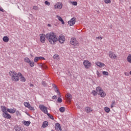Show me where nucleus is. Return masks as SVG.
I'll use <instances>...</instances> for the list:
<instances>
[{"instance_id":"12","label":"nucleus","mask_w":131,"mask_h":131,"mask_svg":"<svg viewBox=\"0 0 131 131\" xmlns=\"http://www.w3.org/2000/svg\"><path fill=\"white\" fill-rule=\"evenodd\" d=\"M52 86H53V88H54V89H55V90H54L55 93H56V94L58 96H59V97H61V95H61V93H60V91H59V90L58 89V87H57L56 84H53Z\"/></svg>"},{"instance_id":"49","label":"nucleus","mask_w":131,"mask_h":131,"mask_svg":"<svg viewBox=\"0 0 131 131\" xmlns=\"http://www.w3.org/2000/svg\"><path fill=\"white\" fill-rule=\"evenodd\" d=\"M125 75H126V76H128V75H129V74H128V73H125Z\"/></svg>"},{"instance_id":"22","label":"nucleus","mask_w":131,"mask_h":131,"mask_svg":"<svg viewBox=\"0 0 131 131\" xmlns=\"http://www.w3.org/2000/svg\"><path fill=\"white\" fill-rule=\"evenodd\" d=\"M96 65L98 66V67H100V68H102V67H104V66H105V64L102 62H97L96 63Z\"/></svg>"},{"instance_id":"35","label":"nucleus","mask_w":131,"mask_h":131,"mask_svg":"<svg viewBox=\"0 0 131 131\" xmlns=\"http://www.w3.org/2000/svg\"><path fill=\"white\" fill-rule=\"evenodd\" d=\"M102 74H103V75L108 76V75H109V73H108V72L103 71V72H102Z\"/></svg>"},{"instance_id":"41","label":"nucleus","mask_w":131,"mask_h":131,"mask_svg":"<svg viewBox=\"0 0 131 131\" xmlns=\"http://www.w3.org/2000/svg\"><path fill=\"white\" fill-rule=\"evenodd\" d=\"M45 4L47 6H50V5H51V3L49 2H48V1H45Z\"/></svg>"},{"instance_id":"53","label":"nucleus","mask_w":131,"mask_h":131,"mask_svg":"<svg viewBox=\"0 0 131 131\" xmlns=\"http://www.w3.org/2000/svg\"><path fill=\"white\" fill-rule=\"evenodd\" d=\"M120 1V2H123V0H119Z\"/></svg>"},{"instance_id":"5","label":"nucleus","mask_w":131,"mask_h":131,"mask_svg":"<svg viewBox=\"0 0 131 131\" xmlns=\"http://www.w3.org/2000/svg\"><path fill=\"white\" fill-rule=\"evenodd\" d=\"M39 108L43 113H45V114H48V107L43 105V104H40L39 105Z\"/></svg>"},{"instance_id":"4","label":"nucleus","mask_w":131,"mask_h":131,"mask_svg":"<svg viewBox=\"0 0 131 131\" xmlns=\"http://www.w3.org/2000/svg\"><path fill=\"white\" fill-rule=\"evenodd\" d=\"M70 43L75 47H78V46H79V43L76 40V38L75 37L71 38Z\"/></svg>"},{"instance_id":"45","label":"nucleus","mask_w":131,"mask_h":131,"mask_svg":"<svg viewBox=\"0 0 131 131\" xmlns=\"http://www.w3.org/2000/svg\"><path fill=\"white\" fill-rule=\"evenodd\" d=\"M57 96H56V95H54V96H53V97H52V99H53V100H57Z\"/></svg>"},{"instance_id":"40","label":"nucleus","mask_w":131,"mask_h":131,"mask_svg":"<svg viewBox=\"0 0 131 131\" xmlns=\"http://www.w3.org/2000/svg\"><path fill=\"white\" fill-rule=\"evenodd\" d=\"M54 58L56 59V60H58L59 59V55L58 54H55L54 55Z\"/></svg>"},{"instance_id":"8","label":"nucleus","mask_w":131,"mask_h":131,"mask_svg":"<svg viewBox=\"0 0 131 131\" xmlns=\"http://www.w3.org/2000/svg\"><path fill=\"white\" fill-rule=\"evenodd\" d=\"M76 20V18L75 17H73L70 19V21H68V24L70 26H73L74 24H75V21Z\"/></svg>"},{"instance_id":"23","label":"nucleus","mask_w":131,"mask_h":131,"mask_svg":"<svg viewBox=\"0 0 131 131\" xmlns=\"http://www.w3.org/2000/svg\"><path fill=\"white\" fill-rule=\"evenodd\" d=\"M23 123L24 125H26V126H29V125H30L31 122L29 121H24Z\"/></svg>"},{"instance_id":"20","label":"nucleus","mask_w":131,"mask_h":131,"mask_svg":"<svg viewBox=\"0 0 131 131\" xmlns=\"http://www.w3.org/2000/svg\"><path fill=\"white\" fill-rule=\"evenodd\" d=\"M56 17L59 20V21H60V22H61V24H63V25H64V24H65V22H64L63 18H62V17H61V16H60L59 15H57Z\"/></svg>"},{"instance_id":"7","label":"nucleus","mask_w":131,"mask_h":131,"mask_svg":"<svg viewBox=\"0 0 131 131\" xmlns=\"http://www.w3.org/2000/svg\"><path fill=\"white\" fill-rule=\"evenodd\" d=\"M25 107H26L27 108H28L30 110H34V108L30 105V103L29 102H25L24 103Z\"/></svg>"},{"instance_id":"17","label":"nucleus","mask_w":131,"mask_h":131,"mask_svg":"<svg viewBox=\"0 0 131 131\" xmlns=\"http://www.w3.org/2000/svg\"><path fill=\"white\" fill-rule=\"evenodd\" d=\"M39 60H46V58L42 57H36L34 59V62L36 63V62H38Z\"/></svg>"},{"instance_id":"27","label":"nucleus","mask_w":131,"mask_h":131,"mask_svg":"<svg viewBox=\"0 0 131 131\" xmlns=\"http://www.w3.org/2000/svg\"><path fill=\"white\" fill-rule=\"evenodd\" d=\"M127 60L129 63H131V55L130 54H129V55L127 57Z\"/></svg>"},{"instance_id":"33","label":"nucleus","mask_w":131,"mask_h":131,"mask_svg":"<svg viewBox=\"0 0 131 131\" xmlns=\"http://www.w3.org/2000/svg\"><path fill=\"white\" fill-rule=\"evenodd\" d=\"M97 93L98 91H96L95 90H93L92 92V94H93V96H97Z\"/></svg>"},{"instance_id":"3","label":"nucleus","mask_w":131,"mask_h":131,"mask_svg":"<svg viewBox=\"0 0 131 131\" xmlns=\"http://www.w3.org/2000/svg\"><path fill=\"white\" fill-rule=\"evenodd\" d=\"M96 91L98 95L101 97V98H105L106 97V93L104 92V91L100 86L97 87Z\"/></svg>"},{"instance_id":"28","label":"nucleus","mask_w":131,"mask_h":131,"mask_svg":"<svg viewBox=\"0 0 131 131\" xmlns=\"http://www.w3.org/2000/svg\"><path fill=\"white\" fill-rule=\"evenodd\" d=\"M29 64L31 67H34V62H33V61H31V60Z\"/></svg>"},{"instance_id":"52","label":"nucleus","mask_w":131,"mask_h":131,"mask_svg":"<svg viewBox=\"0 0 131 131\" xmlns=\"http://www.w3.org/2000/svg\"><path fill=\"white\" fill-rule=\"evenodd\" d=\"M30 86H33V84H30Z\"/></svg>"},{"instance_id":"44","label":"nucleus","mask_w":131,"mask_h":131,"mask_svg":"<svg viewBox=\"0 0 131 131\" xmlns=\"http://www.w3.org/2000/svg\"><path fill=\"white\" fill-rule=\"evenodd\" d=\"M42 84L43 86H47V83L43 81H42Z\"/></svg>"},{"instance_id":"25","label":"nucleus","mask_w":131,"mask_h":131,"mask_svg":"<svg viewBox=\"0 0 131 131\" xmlns=\"http://www.w3.org/2000/svg\"><path fill=\"white\" fill-rule=\"evenodd\" d=\"M85 111L87 113H90V112H92V111H93V110H92V108L90 107H87L85 108Z\"/></svg>"},{"instance_id":"51","label":"nucleus","mask_w":131,"mask_h":131,"mask_svg":"<svg viewBox=\"0 0 131 131\" xmlns=\"http://www.w3.org/2000/svg\"><path fill=\"white\" fill-rule=\"evenodd\" d=\"M97 38L98 39H102L103 38H102V37H98Z\"/></svg>"},{"instance_id":"31","label":"nucleus","mask_w":131,"mask_h":131,"mask_svg":"<svg viewBox=\"0 0 131 131\" xmlns=\"http://www.w3.org/2000/svg\"><path fill=\"white\" fill-rule=\"evenodd\" d=\"M59 111L60 112H65V107H61L60 108H59Z\"/></svg>"},{"instance_id":"34","label":"nucleus","mask_w":131,"mask_h":131,"mask_svg":"<svg viewBox=\"0 0 131 131\" xmlns=\"http://www.w3.org/2000/svg\"><path fill=\"white\" fill-rule=\"evenodd\" d=\"M96 74L97 75V76H99V77H101L102 76V74L99 72V71H97Z\"/></svg>"},{"instance_id":"37","label":"nucleus","mask_w":131,"mask_h":131,"mask_svg":"<svg viewBox=\"0 0 131 131\" xmlns=\"http://www.w3.org/2000/svg\"><path fill=\"white\" fill-rule=\"evenodd\" d=\"M105 4H111V0H104Z\"/></svg>"},{"instance_id":"43","label":"nucleus","mask_w":131,"mask_h":131,"mask_svg":"<svg viewBox=\"0 0 131 131\" xmlns=\"http://www.w3.org/2000/svg\"><path fill=\"white\" fill-rule=\"evenodd\" d=\"M73 6H77V2H72Z\"/></svg>"},{"instance_id":"42","label":"nucleus","mask_w":131,"mask_h":131,"mask_svg":"<svg viewBox=\"0 0 131 131\" xmlns=\"http://www.w3.org/2000/svg\"><path fill=\"white\" fill-rule=\"evenodd\" d=\"M21 130V127H16L15 128V131H20Z\"/></svg>"},{"instance_id":"24","label":"nucleus","mask_w":131,"mask_h":131,"mask_svg":"<svg viewBox=\"0 0 131 131\" xmlns=\"http://www.w3.org/2000/svg\"><path fill=\"white\" fill-rule=\"evenodd\" d=\"M3 40L4 42H8L9 41V37L5 36L3 37Z\"/></svg>"},{"instance_id":"19","label":"nucleus","mask_w":131,"mask_h":131,"mask_svg":"<svg viewBox=\"0 0 131 131\" xmlns=\"http://www.w3.org/2000/svg\"><path fill=\"white\" fill-rule=\"evenodd\" d=\"M1 111H2L3 113H7V112H8L7 111L8 109H7V107L6 106L2 105L1 106Z\"/></svg>"},{"instance_id":"21","label":"nucleus","mask_w":131,"mask_h":131,"mask_svg":"<svg viewBox=\"0 0 131 131\" xmlns=\"http://www.w3.org/2000/svg\"><path fill=\"white\" fill-rule=\"evenodd\" d=\"M48 125H49V122L47 121H45L43 122L42 124V127H43V128H45V127H47Z\"/></svg>"},{"instance_id":"6","label":"nucleus","mask_w":131,"mask_h":131,"mask_svg":"<svg viewBox=\"0 0 131 131\" xmlns=\"http://www.w3.org/2000/svg\"><path fill=\"white\" fill-rule=\"evenodd\" d=\"M83 64L85 67V68H86V69H89V68H90V67L92 66V63L90 62L89 60H84Z\"/></svg>"},{"instance_id":"47","label":"nucleus","mask_w":131,"mask_h":131,"mask_svg":"<svg viewBox=\"0 0 131 131\" xmlns=\"http://www.w3.org/2000/svg\"><path fill=\"white\" fill-rule=\"evenodd\" d=\"M39 67H41V68H43V65L42 64V63H40L39 64Z\"/></svg>"},{"instance_id":"30","label":"nucleus","mask_w":131,"mask_h":131,"mask_svg":"<svg viewBox=\"0 0 131 131\" xmlns=\"http://www.w3.org/2000/svg\"><path fill=\"white\" fill-rule=\"evenodd\" d=\"M72 98V96H71V94H67V98L68 99V100L69 101H71Z\"/></svg>"},{"instance_id":"54","label":"nucleus","mask_w":131,"mask_h":131,"mask_svg":"<svg viewBox=\"0 0 131 131\" xmlns=\"http://www.w3.org/2000/svg\"><path fill=\"white\" fill-rule=\"evenodd\" d=\"M129 74L131 75V71L129 72Z\"/></svg>"},{"instance_id":"32","label":"nucleus","mask_w":131,"mask_h":131,"mask_svg":"<svg viewBox=\"0 0 131 131\" xmlns=\"http://www.w3.org/2000/svg\"><path fill=\"white\" fill-rule=\"evenodd\" d=\"M104 110L107 113H109V112H110V108L109 107H105Z\"/></svg>"},{"instance_id":"48","label":"nucleus","mask_w":131,"mask_h":131,"mask_svg":"<svg viewBox=\"0 0 131 131\" xmlns=\"http://www.w3.org/2000/svg\"><path fill=\"white\" fill-rule=\"evenodd\" d=\"M5 12V10L3 9V8H0V12Z\"/></svg>"},{"instance_id":"26","label":"nucleus","mask_w":131,"mask_h":131,"mask_svg":"<svg viewBox=\"0 0 131 131\" xmlns=\"http://www.w3.org/2000/svg\"><path fill=\"white\" fill-rule=\"evenodd\" d=\"M30 61H31L30 59L28 57H25L24 58V61L26 63H28V64H29V63H30Z\"/></svg>"},{"instance_id":"16","label":"nucleus","mask_w":131,"mask_h":131,"mask_svg":"<svg viewBox=\"0 0 131 131\" xmlns=\"http://www.w3.org/2000/svg\"><path fill=\"white\" fill-rule=\"evenodd\" d=\"M18 75H19L20 79V81L22 82H25L26 81V79L23 75H22V74L20 72L18 73Z\"/></svg>"},{"instance_id":"36","label":"nucleus","mask_w":131,"mask_h":131,"mask_svg":"<svg viewBox=\"0 0 131 131\" xmlns=\"http://www.w3.org/2000/svg\"><path fill=\"white\" fill-rule=\"evenodd\" d=\"M62 98H61L60 97L58 98L57 99L58 103H62Z\"/></svg>"},{"instance_id":"10","label":"nucleus","mask_w":131,"mask_h":131,"mask_svg":"<svg viewBox=\"0 0 131 131\" xmlns=\"http://www.w3.org/2000/svg\"><path fill=\"white\" fill-rule=\"evenodd\" d=\"M2 116L4 118H6V119H10L12 118V116L9 114H8V112L2 114Z\"/></svg>"},{"instance_id":"15","label":"nucleus","mask_w":131,"mask_h":131,"mask_svg":"<svg viewBox=\"0 0 131 131\" xmlns=\"http://www.w3.org/2000/svg\"><path fill=\"white\" fill-rule=\"evenodd\" d=\"M55 128L57 131H62V128L61 127V125L59 123H57L55 124Z\"/></svg>"},{"instance_id":"2","label":"nucleus","mask_w":131,"mask_h":131,"mask_svg":"<svg viewBox=\"0 0 131 131\" xmlns=\"http://www.w3.org/2000/svg\"><path fill=\"white\" fill-rule=\"evenodd\" d=\"M9 75L11 77L12 81H15V82L19 81V80L20 79L19 75H18V73H16V72L11 71L9 72Z\"/></svg>"},{"instance_id":"11","label":"nucleus","mask_w":131,"mask_h":131,"mask_svg":"<svg viewBox=\"0 0 131 131\" xmlns=\"http://www.w3.org/2000/svg\"><path fill=\"white\" fill-rule=\"evenodd\" d=\"M65 36L64 35H61L59 36L58 38V41H59L60 43H64V41H65Z\"/></svg>"},{"instance_id":"18","label":"nucleus","mask_w":131,"mask_h":131,"mask_svg":"<svg viewBox=\"0 0 131 131\" xmlns=\"http://www.w3.org/2000/svg\"><path fill=\"white\" fill-rule=\"evenodd\" d=\"M7 112H9L11 114H14V113H16V108H7Z\"/></svg>"},{"instance_id":"50","label":"nucleus","mask_w":131,"mask_h":131,"mask_svg":"<svg viewBox=\"0 0 131 131\" xmlns=\"http://www.w3.org/2000/svg\"><path fill=\"white\" fill-rule=\"evenodd\" d=\"M48 27H52V25L49 24H48Z\"/></svg>"},{"instance_id":"38","label":"nucleus","mask_w":131,"mask_h":131,"mask_svg":"<svg viewBox=\"0 0 131 131\" xmlns=\"http://www.w3.org/2000/svg\"><path fill=\"white\" fill-rule=\"evenodd\" d=\"M114 106H115V101H113L111 105V108H113V107H114Z\"/></svg>"},{"instance_id":"13","label":"nucleus","mask_w":131,"mask_h":131,"mask_svg":"<svg viewBox=\"0 0 131 131\" xmlns=\"http://www.w3.org/2000/svg\"><path fill=\"white\" fill-rule=\"evenodd\" d=\"M108 55L110 58L111 59H116L117 58V56H116V55H115L112 51H110Z\"/></svg>"},{"instance_id":"39","label":"nucleus","mask_w":131,"mask_h":131,"mask_svg":"<svg viewBox=\"0 0 131 131\" xmlns=\"http://www.w3.org/2000/svg\"><path fill=\"white\" fill-rule=\"evenodd\" d=\"M15 113L17 116H20V115H21V114L20 113V112H19V111H16Z\"/></svg>"},{"instance_id":"14","label":"nucleus","mask_w":131,"mask_h":131,"mask_svg":"<svg viewBox=\"0 0 131 131\" xmlns=\"http://www.w3.org/2000/svg\"><path fill=\"white\" fill-rule=\"evenodd\" d=\"M62 8H63V4H62L61 3H57L56 5H54V9H61Z\"/></svg>"},{"instance_id":"1","label":"nucleus","mask_w":131,"mask_h":131,"mask_svg":"<svg viewBox=\"0 0 131 131\" xmlns=\"http://www.w3.org/2000/svg\"><path fill=\"white\" fill-rule=\"evenodd\" d=\"M46 38L51 45H56V42L58 41L57 35L53 32L47 33L46 34Z\"/></svg>"},{"instance_id":"46","label":"nucleus","mask_w":131,"mask_h":131,"mask_svg":"<svg viewBox=\"0 0 131 131\" xmlns=\"http://www.w3.org/2000/svg\"><path fill=\"white\" fill-rule=\"evenodd\" d=\"M33 8L34 10H37V7L36 6H33Z\"/></svg>"},{"instance_id":"55","label":"nucleus","mask_w":131,"mask_h":131,"mask_svg":"<svg viewBox=\"0 0 131 131\" xmlns=\"http://www.w3.org/2000/svg\"><path fill=\"white\" fill-rule=\"evenodd\" d=\"M52 131H54V130H52Z\"/></svg>"},{"instance_id":"29","label":"nucleus","mask_w":131,"mask_h":131,"mask_svg":"<svg viewBox=\"0 0 131 131\" xmlns=\"http://www.w3.org/2000/svg\"><path fill=\"white\" fill-rule=\"evenodd\" d=\"M47 114V115L48 116L49 118H50L51 119H52V120H54V117L53 116H52L51 114H50L48 113H47V114Z\"/></svg>"},{"instance_id":"9","label":"nucleus","mask_w":131,"mask_h":131,"mask_svg":"<svg viewBox=\"0 0 131 131\" xmlns=\"http://www.w3.org/2000/svg\"><path fill=\"white\" fill-rule=\"evenodd\" d=\"M46 37H47V35H45V34H42L40 37V40L42 43H45L46 42Z\"/></svg>"}]
</instances>
